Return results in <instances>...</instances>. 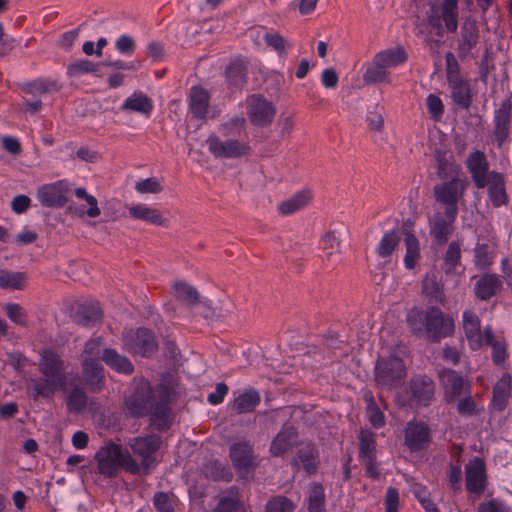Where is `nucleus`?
<instances>
[{"label": "nucleus", "mask_w": 512, "mask_h": 512, "mask_svg": "<svg viewBox=\"0 0 512 512\" xmlns=\"http://www.w3.org/2000/svg\"><path fill=\"white\" fill-rule=\"evenodd\" d=\"M38 369L42 378L32 377L26 386L34 400L51 399L57 391L67 390L65 362L57 353L49 349L42 351Z\"/></svg>", "instance_id": "f257e3e1"}, {"label": "nucleus", "mask_w": 512, "mask_h": 512, "mask_svg": "<svg viewBox=\"0 0 512 512\" xmlns=\"http://www.w3.org/2000/svg\"><path fill=\"white\" fill-rule=\"evenodd\" d=\"M458 174L459 168L456 164L448 161L439 162V177L450 179L434 187L436 201L445 208V219L441 224L453 222L458 214V202L466 189V182L459 178Z\"/></svg>", "instance_id": "f03ea898"}, {"label": "nucleus", "mask_w": 512, "mask_h": 512, "mask_svg": "<svg viewBox=\"0 0 512 512\" xmlns=\"http://www.w3.org/2000/svg\"><path fill=\"white\" fill-rule=\"evenodd\" d=\"M407 323L413 333H426L428 338L434 342L448 337L454 332V322L451 318L445 317L442 311L436 307H429L423 311L413 308L407 313Z\"/></svg>", "instance_id": "7ed1b4c3"}, {"label": "nucleus", "mask_w": 512, "mask_h": 512, "mask_svg": "<svg viewBox=\"0 0 512 512\" xmlns=\"http://www.w3.org/2000/svg\"><path fill=\"white\" fill-rule=\"evenodd\" d=\"M98 472L107 477L117 476L119 469L137 475L138 462L129 452H123L121 447L113 442L102 446L95 454Z\"/></svg>", "instance_id": "20e7f679"}, {"label": "nucleus", "mask_w": 512, "mask_h": 512, "mask_svg": "<svg viewBox=\"0 0 512 512\" xmlns=\"http://www.w3.org/2000/svg\"><path fill=\"white\" fill-rule=\"evenodd\" d=\"M162 439L159 435L150 434L129 439L128 446L132 453L140 458L138 474H149L158 463L156 453L160 449Z\"/></svg>", "instance_id": "39448f33"}, {"label": "nucleus", "mask_w": 512, "mask_h": 512, "mask_svg": "<svg viewBox=\"0 0 512 512\" xmlns=\"http://www.w3.org/2000/svg\"><path fill=\"white\" fill-rule=\"evenodd\" d=\"M428 21L437 35L444 30L455 32L458 26L457 0H437L427 13Z\"/></svg>", "instance_id": "423d86ee"}, {"label": "nucleus", "mask_w": 512, "mask_h": 512, "mask_svg": "<svg viewBox=\"0 0 512 512\" xmlns=\"http://www.w3.org/2000/svg\"><path fill=\"white\" fill-rule=\"evenodd\" d=\"M406 377V367L398 357L382 358L375 366V381L378 386L393 389L400 386Z\"/></svg>", "instance_id": "0eeeda50"}, {"label": "nucleus", "mask_w": 512, "mask_h": 512, "mask_svg": "<svg viewBox=\"0 0 512 512\" xmlns=\"http://www.w3.org/2000/svg\"><path fill=\"white\" fill-rule=\"evenodd\" d=\"M157 395L154 394L150 383L146 380L137 382L131 394L125 400V407L133 417H144L154 407Z\"/></svg>", "instance_id": "6e6552de"}, {"label": "nucleus", "mask_w": 512, "mask_h": 512, "mask_svg": "<svg viewBox=\"0 0 512 512\" xmlns=\"http://www.w3.org/2000/svg\"><path fill=\"white\" fill-rule=\"evenodd\" d=\"M122 341L128 352L142 357H149L158 349L154 333L147 328L124 332Z\"/></svg>", "instance_id": "1a4fd4ad"}, {"label": "nucleus", "mask_w": 512, "mask_h": 512, "mask_svg": "<svg viewBox=\"0 0 512 512\" xmlns=\"http://www.w3.org/2000/svg\"><path fill=\"white\" fill-rule=\"evenodd\" d=\"M439 379L444 389V399L447 403L455 402L461 396L471 393V384L458 372L443 369L439 372Z\"/></svg>", "instance_id": "9d476101"}, {"label": "nucleus", "mask_w": 512, "mask_h": 512, "mask_svg": "<svg viewBox=\"0 0 512 512\" xmlns=\"http://www.w3.org/2000/svg\"><path fill=\"white\" fill-rule=\"evenodd\" d=\"M246 112L252 124L264 127L272 123L276 109L274 104L266 98L252 95L246 100Z\"/></svg>", "instance_id": "9b49d317"}, {"label": "nucleus", "mask_w": 512, "mask_h": 512, "mask_svg": "<svg viewBox=\"0 0 512 512\" xmlns=\"http://www.w3.org/2000/svg\"><path fill=\"white\" fill-rule=\"evenodd\" d=\"M71 185L67 180H59L40 186L38 201L46 207H62L67 203Z\"/></svg>", "instance_id": "f8f14e48"}, {"label": "nucleus", "mask_w": 512, "mask_h": 512, "mask_svg": "<svg viewBox=\"0 0 512 512\" xmlns=\"http://www.w3.org/2000/svg\"><path fill=\"white\" fill-rule=\"evenodd\" d=\"M408 393L411 403L417 406H428L434 400V382L426 375L414 376L409 382Z\"/></svg>", "instance_id": "ddd939ff"}, {"label": "nucleus", "mask_w": 512, "mask_h": 512, "mask_svg": "<svg viewBox=\"0 0 512 512\" xmlns=\"http://www.w3.org/2000/svg\"><path fill=\"white\" fill-rule=\"evenodd\" d=\"M169 407V391L166 387H159L157 400L149 411L150 424L158 431L167 430L171 425Z\"/></svg>", "instance_id": "4468645a"}, {"label": "nucleus", "mask_w": 512, "mask_h": 512, "mask_svg": "<svg viewBox=\"0 0 512 512\" xmlns=\"http://www.w3.org/2000/svg\"><path fill=\"white\" fill-rule=\"evenodd\" d=\"M209 151L218 158H237L248 154L247 144L238 140H221L217 136H210L207 140Z\"/></svg>", "instance_id": "2eb2a0df"}, {"label": "nucleus", "mask_w": 512, "mask_h": 512, "mask_svg": "<svg viewBox=\"0 0 512 512\" xmlns=\"http://www.w3.org/2000/svg\"><path fill=\"white\" fill-rule=\"evenodd\" d=\"M466 489L479 497L486 488L485 464L481 458L475 457L465 466Z\"/></svg>", "instance_id": "dca6fc26"}, {"label": "nucleus", "mask_w": 512, "mask_h": 512, "mask_svg": "<svg viewBox=\"0 0 512 512\" xmlns=\"http://www.w3.org/2000/svg\"><path fill=\"white\" fill-rule=\"evenodd\" d=\"M314 199V191L310 187H304L291 196L281 201L277 211L283 216H290L308 207Z\"/></svg>", "instance_id": "f3484780"}, {"label": "nucleus", "mask_w": 512, "mask_h": 512, "mask_svg": "<svg viewBox=\"0 0 512 512\" xmlns=\"http://www.w3.org/2000/svg\"><path fill=\"white\" fill-rule=\"evenodd\" d=\"M229 456L233 466L241 474L249 473L256 466L253 447L248 442L234 443L230 447Z\"/></svg>", "instance_id": "a211bd4d"}, {"label": "nucleus", "mask_w": 512, "mask_h": 512, "mask_svg": "<svg viewBox=\"0 0 512 512\" xmlns=\"http://www.w3.org/2000/svg\"><path fill=\"white\" fill-rule=\"evenodd\" d=\"M82 382L93 393L100 392L105 386L104 367L99 361H81Z\"/></svg>", "instance_id": "6ab92c4d"}, {"label": "nucleus", "mask_w": 512, "mask_h": 512, "mask_svg": "<svg viewBox=\"0 0 512 512\" xmlns=\"http://www.w3.org/2000/svg\"><path fill=\"white\" fill-rule=\"evenodd\" d=\"M298 441V432L292 424H284L270 445V453L274 457H281L291 450Z\"/></svg>", "instance_id": "aec40b11"}, {"label": "nucleus", "mask_w": 512, "mask_h": 512, "mask_svg": "<svg viewBox=\"0 0 512 512\" xmlns=\"http://www.w3.org/2000/svg\"><path fill=\"white\" fill-rule=\"evenodd\" d=\"M430 443V429L423 422H409L405 428V445L411 451L424 449Z\"/></svg>", "instance_id": "412c9836"}, {"label": "nucleus", "mask_w": 512, "mask_h": 512, "mask_svg": "<svg viewBox=\"0 0 512 512\" xmlns=\"http://www.w3.org/2000/svg\"><path fill=\"white\" fill-rule=\"evenodd\" d=\"M129 217L134 221L162 224L171 221L167 211L159 210L147 204H136L128 207Z\"/></svg>", "instance_id": "4be33fe9"}, {"label": "nucleus", "mask_w": 512, "mask_h": 512, "mask_svg": "<svg viewBox=\"0 0 512 512\" xmlns=\"http://www.w3.org/2000/svg\"><path fill=\"white\" fill-rule=\"evenodd\" d=\"M296 466L301 467L309 474L316 473L320 464L319 451L315 444L306 443L302 445L294 459Z\"/></svg>", "instance_id": "5701e85b"}, {"label": "nucleus", "mask_w": 512, "mask_h": 512, "mask_svg": "<svg viewBox=\"0 0 512 512\" xmlns=\"http://www.w3.org/2000/svg\"><path fill=\"white\" fill-rule=\"evenodd\" d=\"M175 297L177 300L184 302L189 307L204 305L210 308V301L202 298L199 291L192 285L184 281H176L173 285Z\"/></svg>", "instance_id": "b1692460"}, {"label": "nucleus", "mask_w": 512, "mask_h": 512, "mask_svg": "<svg viewBox=\"0 0 512 512\" xmlns=\"http://www.w3.org/2000/svg\"><path fill=\"white\" fill-rule=\"evenodd\" d=\"M502 289V281L496 274H484L479 277L474 285L477 298L489 300Z\"/></svg>", "instance_id": "393cba45"}, {"label": "nucleus", "mask_w": 512, "mask_h": 512, "mask_svg": "<svg viewBox=\"0 0 512 512\" xmlns=\"http://www.w3.org/2000/svg\"><path fill=\"white\" fill-rule=\"evenodd\" d=\"M468 169L477 187H486L491 172H487V161L483 153L476 151L467 160Z\"/></svg>", "instance_id": "a878e982"}, {"label": "nucleus", "mask_w": 512, "mask_h": 512, "mask_svg": "<svg viewBox=\"0 0 512 512\" xmlns=\"http://www.w3.org/2000/svg\"><path fill=\"white\" fill-rule=\"evenodd\" d=\"M101 359L108 367L117 373L131 375L134 372V366L132 362L126 356L119 354L114 349H103Z\"/></svg>", "instance_id": "bb28decb"}, {"label": "nucleus", "mask_w": 512, "mask_h": 512, "mask_svg": "<svg viewBox=\"0 0 512 512\" xmlns=\"http://www.w3.org/2000/svg\"><path fill=\"white\" fill-rule=\"evenodd\" d=\"M363 80L367 84H390L391 73L374 57L363 65Z\"/></svg>", "instance_id": "cd10ccee"}, {"label": "nucleus", "mask_w": 512, "mask_h": 512, "mask_svg": "<svg viewBox=\"0 0 512 512\" xmlns=\"http://www.w3.org/2000/svg\"><path fill=\"white\" fill-rule=\"evenodd\" d=\"M208 105V92L199 86L192 87L189 94V107L191 113L195 117L203 119L208 114Z\"/></svg>", "instance_id": "c85d7f7f"}, {"label": "nucleus", "mask_w": 512, "mask_h": 512, "mask_svg": "<svg viewBox=\"0 0 512 512\" xmlns=\"http://www.w3.org/2000/svg\"><path fill=\"white\" fill-rule=\"evenodd\" d=\"M380 64L388 71L392 68L403 64L407 60V53L401 46H395L388 49L381 50L374 55Z\"/></svg>", "instance_id": "c756f323"}, {"label": "nucleus", "mask_w": 512, "mask_h": 512, "mask_svg": "<svg viewBox=\"0 0 512 512\" xmlns=\"http://www.w3.org/2000/svg\"><path fill=\"white\" fill-rule=\"evenodd\" d=\"M123 111H131L150 116L153 110L151 99L142 92H134L122 105Z\"/></svg>", "instance_id": "7c9ffc66"}, {"label": "nucleus", "mask_w": 512, "mask_h": 512, "mask_svg": "<svg viewBox=\"0 0 512 512\" xmlns=\"http://www.w3.org/2000/svg\"><path fill=\"white\" fill-rule=\"evenodd\" d=\"M511 395V376L508 373L502 375L493 388L492 404L498 411H503Z\"/></svg>", "instance_id": "2f4dec72"}, {"label": "nucleus", "mask_w": 512, "mask_h": 512, "mask_svg": "<svg viewBox=\"0 0 512 512\" xmlns=\"http://www.w3.org/2000/svg\"><path fill=\"white\" fill-rule=\"evenodd\" d=\"M260 393L255 389H247L239 394L232 403V409L237 414L252 412L260 403Z\"/></svg>", "instance_id": "473e14b6"}, {"label": "nucleus", "mask_w": 512, "mask_h": 512, "mask_svg": "<svg viewBox=\"0 0 512 512\" xmlns=\"http://www.w3.org/2000/svg\"><path fill=\"white\" fill-rule=\"evenodd\" d=\"M74 193L77 198L85 201L84 205L75 209V214L89 218H96L101 214L97 199L93 195L88 194L85 188H76Z\"/></svg>", "instance_id": "72a5a7b5"}, {"label": "nucleus", "mask_w": 512, "mask_h": 512, "mask_svg": "<svg viewBox=\"0 0 512 512\" xmlns=\"http://www.w3.org/2000/svg\"><path fill=\"white\" fill-rule=\"evenodd\" d=\"M489 190L490 199L495 206H500L506 202L503 178L500 174L491 172L486 181Z\"/></svg>", "instance_id": "f704fd0d"}, {"label": "nucleus", "mask_w": 512, "mask_h": 512, "mask_svg": "<svg viewBox=\"0 0 512 512\" xmlns=\"http://www.w3.org/2000/svg\"><path fill=\"white\" fill-rule=\"evenodd\" d=\"M103 317L101 308L96 304L83 305L77 312V323L89 327L100 322Z\"/></svg>", "instance_id": "c9c22d12"}, {"label": "nucleus", "mask_w": 512, "mask_h": 512, "mask_svg": "<svg viewBox=\"0 0 512 512\" xmlns=\"http://www.w3.org/2000/svg\"><path fill=\"white\" fill-rule=\"evenodd\" d=\"M406 253L404 264L407 269H413L420 259V244L415 235L406 232L404 237Z\"/></svg>", "instance_id": "e433bc0d"}, {"label": "nucleus", "mask_w": 512, "mask_h": 512, "mask_svg": "<svg viewBox=\"0 0 512 512\" xmlns=\"http://www.w3.org/2000/svg\"><path fill=\"white\" fill-rule=\"evenodd\" d=\"M88 404V397L84 389L78 385L72 387L67 395L66 406L71 413L82 412Z\"/></svg>", "instance_id": "4c0bfd02"}, {"label": "nucleus", "mask_w": 512, "mask_h": 512, "mask_svg": "<svg viewBox=\"0 0 512 512\" xmlns=\"http://www.w3.org/2000/svg\"><path fill=\"white\" fill-rule=\"evenodd\" d=\"M214 512H246V510L240 500L238 491L231 489L228 495L220 498Z\"/></svg>", "instance_id": "58836bf2"}, {"label": "nucleus", "mask_w": 512, "mask_h": 512, "mask_svg": "<svg viewBox=\"0 0 512 512\" xmlns=\"http://www.w3.org/2000/svg\"><path fill=\"white\" fill-rule=\"evenodd\" d=\"M461 263V246L453 241L449 244L443 258V269L446 274L456 273L457 267Z\"/></svg>", "instance_id": "ea45409f"}, {"label": "nucleus", "mask_w": 512, "mask_h": 512, "mask_svg": "<svg viewBox=\"0 0 512 512\" xmlns=\"http://www.w3.org/2000/svg\"><path fill=\"white\" fill-rule=\"evenodd\" d=\"M364 400L366 402V411L370 423L376 428L382 427L385 424V417L376 404L371 391L364 393Z\"/></svg>", "instance_id": "a19ab883"}, {"label": "nucleus", "mask_w": 512, "mask_h": 512, "mask_svg": "<svg viewBox=\"0 0 512 512\" xmlns=\"http://www.w3.org/2000/svg\"><path fill=\"white\" fill-rule=\"evenodd\" d=\"M401 238V233L398 230L384 234L377 248L379 256L383 258L390 256L399 245Z\"/></svg>", "instance_id": "79ce46f5"}, {"label": "nucleus", "mask_w": 512, "mask_h": 512, "mask_svg": "<svg viewBox=\"0 0 512 512\" xmlns=\"http://www.w3.org/2000/svg\"><path fill=\"white\" fill-rule=\"evenodd\" d=\"M26 282V275L23 272L0 271V288L2 289H23Z\"/></svg>", "instance_id": "37998d69"}, {"label": "nucleus", "mask_w": 512, "mask_h": 512, "mask_svg": "<svg viewBox=\"0 0 512 512\" xmlns=\"http://www.w3.org/2000/svg\"><path fill=\"white\" fill-rule=\"evenodd\" d=\"M422 290L430 302L442 303L444 301V293L436 276H426L422 282Z\"/></svg>", "instance_id": "c03bdc74"}, {"label": "nucleus", "mask_w": 512, "mask_h": 512, "mask_svg": "<svg viewBox=\"0 0 512 512\" xmlns=\"http://www.w3.org/2000/svg\"><path fill=\"white\" fill-rule=\"evenodd\" d=\"M474 263L478 269H487L493 263V247L477 243L474 249Z\"/></svg>", "instance_id": "a18cd8bd"}, {"label": "nucleus", "mask_w": 512, "mask_h": 512, "mask_svg": "<svg viewBox=\"0 0 512 512\" xmlns=\"http://www.w3.org/2000/svg\"><path fill=\"white\" fill-rule=\"evenodd\" d=\"M452 98L458 105L468 107L470 104L469 85L461 80L451 81Z\"/></svg>", "instance_id": "49530a36"}, {"label": "nucleus", "mask_w": 512, "mask_h": 512, "mask_svg": "<svg viewBox=\"0 0 512 512\" xmlns=\"http://www.w3.org/2000/svg\"><path fill=\"white\" fill-rule=\"evenodd\" d=\"M463 398L457 399L456 410L461 416L472 417L479 415L483 409L479 408L474 398L470 394L463 395Z\"/></svg>", "instance_id": "de8ad7c7"}, {"label": "nucleus", "mask_w": 512, "mask_h": 512, "mask_svg": "<svg viewBox=\"0 0 512 512\" xmlns=\"http://www.w3.org/2000/svg\"><path fill=\"white\" fill-rule=\"evenodd\" d=\"M477 39L478 33L475 22L466 21L462 27L460 50L467 53L477 43Z\"/></svg>", "instance_id": "09e8293b"}, {"label": "nucleus", "mask_w": 512, "mask_h": 512, "mask_svg": "<svg viewBox=\"0 0 512 512\" xmlns=\"http://www.w3.org/2000/svg\"><path fill=\"white\" fill-rule=\"evenodd\" d=\"M296 506L292 500L283 495L272 497L265 506V512H294Z\"/></svg>", "instance_id": "8fccbe9b"}, {"label": "nucleus", "mask_w": 512, "mask_h": 512, "mask_svg": "<svg viewBox=\"0 0 512 512\" xmlns=\"http://www.w3.org/2000/svg\"><path fill=\"white\" fill-rule=\"evenodd\" d=\"M325 494L321 484L315 483L310 491L308 498V511L309 512H323L324 511Z\"/></svg>", "instance_id": "3c124183"}, {"label": "nucleus", "mask_w": 512, "mask_h": 512, "mask_svg": "<svg viewBox=\"0 0 512 512\" xmlns=\"http://www.w3.org/2000/svg\"><path fill=\"white\" fill-rule=\"evenodd\" d=\"M261 33L266 43L272 47L279 56L285 55L286 50L291 47V44L277 33H270L267 31H261Z\"/></svg>", "instance_id": "603ef678"}, {"label": "nucleus", "mask_w": 512, "mask_h": 512, "mask_svg": "<svg viewBox=\"0 0 512 512\" xmlns=\"http://www.w3.org/2000/svg\"><path fill=\"white\" fill-rule=\"evenodd\" d=\"M103 341L101 337L92 338L85 343L84 350L81 354L82 360L99 361L101 352L103 353Z\"/></svg>", "instance_id": "864d4df0"}, {"label": "nucleus", "mask_w": 512, "mask_h": 512, "mask_svg": "<svg viewBox=\"0 0 512 512\" xmlns=\"http://www.w3.org/2000/svg\"><path fill=\"white\" fill-rule=\"evenodd\" d=\"M246 120L242 116H234L224 122L219 130L223 135L235 136L239 135L245 128Z\"/></svg>", "instance_id": "5fc2aeb1"}, {"label": "nucleus", "mask_w": 512, "mask_h": 512, "mask_svg": "<svg viewBox=\"0 0 512 512\" xmlns=\"http://www.w3.org/2000/svg\"><path fill=\"white\" fill-rule=\"evenodd\" d=\"M463 328L468 339H474L480 333V320L477 315L470 311L463 314Z\"/></svg>", "instance_id": "6e6d98bb"}, {"label": "nucleus", "mask_w": 512, "mask_h": 512, "mask_svg": "<svg viewBox=\"0 0 512 512\" xmlns=\"http://www.w3.org/2000/svg\"><path fill=\"white\" fill-rule=\"evenodd\" d=\"M359 441L361 458L375 456V440L374 434L371 431L362 430L359 435Z\"/></svg>", "instance_id": "4d7b16f0"}, {"label": "nucleus", "mask_w": 512, "mask_h": 512, "mask_svg": "<svg viewBox=\"0 0 512 512\" xmlns=\"http://www.w3.org/2000/svg\"><path fill=\"white\" fill-rule=\"evenodd\" d=\"M134 188L139 194H156L162 191L163 186L160 180L151 177L136 182Z\"/></svg>", "instance_id": "13d9d810"}, {"label": "nucleus", "mask_w": 512, "mask_h": 512, "mask_svg": "<svg viewBox=\"0 0 512 512\" xmlns=\"http://www.w3.org/2000/svg\"><path fill=\"white\" fill-rule=\"evenodd\" d=\"M426 107L430 117L438 121L444 113V105L442 100L435 94H429L426 98Z\"/></svg>", "instance_id": "bf43d9fd"}, {"label": "nucleus", "mask_w": 512, "mask_h": 512, "mask_svg": "<svg viewBox=\"0 0 512 512\" xmlns=\"http://www.w3.org/2000/svg\"><path fill=\"white\" fill-rule=\"evenodd\" d=\"M367 123L370 129L380 131L384 125L383 108L379 105H375L367 113Z\"/></svg>", "instance_id": "052dcab7"}, {"label": "nucleus", "mask_w": 512, "mask_h": 512, "mask_svg": "<svg viewBox=\"0 0 512 512\" xmlns=\"http://www.w3.org/2000/svg\"><path fill=\"white\" fill-rule=\"evenodd\" d=\"M452 233V226H433L431 229L433 245L442 246L446 244Z\"/></svg>", "instance_id": "680f3d73"}, {"label": "nucleus", "mask_w": 512, "mask_h": 512, "mask_svg": "<svg viewBox=\"0 0 512 512\" xmlns=\"http://www.w3.org/2000/svg\"><path fill=\"white\" fill-rule=\"evenodd\" d=\"M115 47L119 53L130 56L135 50V41L131 36L123 34L116 40Z\"/></svg>", "instance_id": "e2e57ef3"}, {"label": "nucleus", "mask_w": 512, "mask_h": 512, "mask_svg": "<svg viewBox=\"0 0 512 512\" xmlns=\"http://www.w3.org/2000/svg\"><path fill=\"white\" fill-rule=\"evenodd\" d=\"M478 512H511V508L501 500L492 499L482 502L478 507Z\"/></svg>", "instance_id": "0e129e2a"}, {"label": "nucleus", "mask_w": 512, "mask_h": 512, "mask_svg": "<svg viewBox=\"0 0 512 512\" xmlns=\"http://www.w3.org/2000/svg\"><path fill=\"white\" fill-rule=\"evenodd\" d=\"M95 66L88 60H80L68 66L67 72L70 76H81L94 71Z\"/></svg>", "instance_id": "69168bd1"}, {"label": "nucleus", "mask_w": 512, "mask_h": 512, "mask_svg": "<svg viewBox=\"0 0 512 512\" xmlns=\"http://www.w3.org/2000/svg\"><path fill=\"white\" fill-rule=\"evenodd\" d=\"M7 316L16 324L25 325L26 315L22 307L18 304H7L6 305Z\"/></svg>", "instance_id": "338daca9"}, {"label": "nucleus", "mask_w": 512, "mask_h": 512, "mask_svg": "<svg viewBox=\"0 0 512 512\" xmlns=\"http://www.w3.org/2000/svg\"><path fill=\"white\" fill-rule=\"evenodd\" d=\"M399 494L395 488H388L385 496V511L398 512Z\"/></svg>", "instance_id": "774afa93"}]
</instances>
